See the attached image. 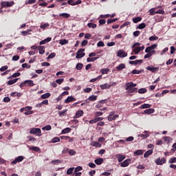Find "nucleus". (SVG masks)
<instances>
[{"label": "nucleus", "instance_id": "f03ea898", "mask_svg": "<svg viewBox=\"0 0 176 176\" xmlns=\"http://www.w3.org/2000/svg\"><path fill=\"white\" fill-rule=\"evenodd\" d=\"M30 134L36 135L38 137L42 136V131L39 128H32L30 131Z\"/></svg>", "mask_w": 176, "mask_h": 176}, {"label": "nucleus", "instance_id": "6e6552de", "mask_svg": "<svg viewBox=\"0 0 176 176\" xmlns=\"http://www.w3.org/2000/svg\"><path fill=\"white\" fill-rule=\"evenodd\" d=\"M24 160V157L23 155H20L14 159V161L11 162V164H17V163H20Z\"/></svg>", "mask_w": 176, "mask_h": 176}, {"label": "nucleus", "instance_id": "6e6d98bb", "mask_svg": "<svg viewBox=\"0 0 176 176\" xmlns=\"http://www.w3.org/2000/svg\"><path fill=\"white\" fill-rule=\"evenodd\" d=\"M56 57V53L52 52L47 56V60H50V58H54Z\"/></svg>", "mask_w": 176, "mask_h": 176}, {"label": "nucleus", "instance_id": "09e8293b", "mask_svg": "<svg viewBox=\"0 0 176 176\" xmlns=\"http://www.w3.org/2000/svg\"><path fill=\"white\" fill-rule=\"evenodd\" d=\"M109 71V69L105 68L100 69V72L102 75H105V74H108V72Z\"/></svg>", "mask_w": 176, "mask_h": 176}, {"label": "nucleus", "instance_id": "774afa93", "mask_svg": "<svg viewBox=\"0 0 176 176\" xmlns=\"http://www.w3.org/2000/svg\"><path fill=\"white\" fill-rule=\"evenodd\" d=\"M28 138L29 141H33L34 142H35V141H36V138H35L32 136H28Z\"/></svg>", "mask_w": 176, "mask_h": 176}, {"label": "nucleus", "instance_id": "864d4df0", "mask_svg": "<svg viewBox=\"0 0 176 176\" xmlns=\"http://www.w3.org/2000/svg\"><path fill=\"white\" fill-rule=\"evenodd\" d=\"M60 163H61V161H60L59 160H55L51 162V164H54V165L60 164Z\"/></svg>", "mask_w": 176, "mask_h": 176}, {"label": "nucleus", "instance_id": "473e14b6", "mask_svg": "<svg viewBox=\"0 0 176 176\" xmlns=\"http://www.w3.org/2000/svg\"><path fill=\"white\" fill-rule=\"evenodd\" d=\"M32 31V30H31V29H29V30H26V31H22L21 32V34H22V35H23L24 36H26V35H31V32Z\"/></svg>", "mask_w": 176, "mask_h": 176}, {"label": "nucleus", "instance_id": "338daca9", "mask_svg": "<svg viewBox=\"0 0 176 176\" xmlns=\"http://www.w3.org/2000/svg\"><path fill=\"white\" fill-rule=\"evenodd\" d=\"M6 69H8L7 65L3 66L0 68L1 72H3L6 71Z\"/></svg>", "mask_w": 176, "mask_h": 176}, {"label": "nucleus", "instance_id": "c85d7f7f", "mask_svg": "<svg viewBox=\"0 0 176 176\" xmlns=\"http://www.w3.org/2000/svg\"><path fill=\"white\" fill-rule=\"evenodd\" d=\"M59 16L60 17H63V19H69V17H71V15L68 13H60L59 14Z\"/></svg>", "mask_w": 176, "mask_h": 176}, {"label": "nucleus", "instance_id": "a19ab883", "mask_svg": "<svg viewBox=\"0 0 176 176\" xmlns=\"http://www.w3.org/2000/svg\"><path fill=\"white\" fill-rule=\"evenodd\" d=\"M42 130H43L44 131H50V130H52V126L46 125L42 128Z\"/></svg>", "mask_w": 176, "mask_h": 176}, {"label": "nucleus", "instance_id": "e433bc0d", "mask_svg": "<svg viewBox=\"0 0 176 176\" xmlns=\"http://www.w3.org/2000/svg\"><path fill=\"white\" fill-rule=\"evenodd\" d=\"M133 53H135V54H138V53H140L141 52V47H135L133 50Z\"/></svg>", "mask_w": 176, "mask_h": 176}, {"label": "nucleus", "instance_id": "cd10ccee", "mask_svg": "<svg viewBox=\"0 0 176 176\" xmlns=\"http://www.w3.org/2000/svg\"><path fill=\"white\" fill-rule=\"evenodd\" d=\"M141 72H144V69H141V70L133 69L131 72V74L133 75H140V74H141Z\"/></svg>", "mask_w": 176, "mask_h": 176}, {"label": "nucleus", "instance_id": "9b49d317", "mask_svg": "<svg viewBox=\"0 0 176 176\" xmlns=\"http://www.w3.org/2000/svg\"><path fill=\"white\" fill-rule=\"evenodd\" d=\"M115 157H116L119 163H122V162L124 161V159H126V155L123 154H116L115 155Z\"/></svg>", "mask_w": 176, "mask_h": 176}, {"label": "nucleus", "instance_id": "6ab92c4d", "mask_svg": "<svg viewBox=\"0 0 176 176\" xmlns=\"http://www.w3.org/2000/svg\"><path fill=\"white\" fill-rule=\"evenodd\" d=\"M83 115V111L79 110L76 113V116L74 117V119H78V118H80Z\"/></svg>", "mask_w": 176, "mask_h": 176}, {"label": "nucleus", "instance_id": "0eeeda50", "mask_svg": "<svg viewBox=\"0 0 176 176\" xmlns=\"http://www.w3.org/2000/svg\"><path fill=\"white\" fill-rule=\"evenodd\" d=\"M136 86L137 84H135L133 82H126L125 90H130L131 89H134Z\"/></svg>", "mask_w": 176, "mask_h": 176}, {"label": "nucleus", "instance_id": "de8ad7c7", "mask_svg": "<svg viewBox=\"0 0 176 176\" xmlns=\"http://www.w3.org/2000/svg\"><path fill=\"white\" fill-rule=\"evenodd\" d=\"M116 118H119V116L115 115L113 117H107V119H108L109 122H112V120H115V119H116Z\"/></svg>", "mask_w": 176, "mask_h": 176}, {"label": "nucleus", "instance_id": "72a5a7b5", "mask_svg": "<svg viewBox=\"0 0 176 176\" xmlns=\"http://www.w3.org/2000/svg\"><path fill=\"white\" fill-rule=\"evenodd\" d=\"M17 80H19V78H14L13 80H8V86H11V85H14V83H16V82H17Z\"/></svg>", "mask_w": 176, "mask_h": 176}, {"label": "nucleus", "instance_id": "393cba45", "mask_svg": "<svg viewBox=\"0 0 176 176\" xmlns=\"http://www.w3.org/2000/svg\"><path fill=\"white\" fill-rule=\"evenodd\" d=\"M94 162H95L96 164H97V166H100V165L102 164V162H104V159L98 158V159H96Z\"/></svg>", "mask_w": 176, "mask_h": 176}, {"label": "nucleus", "instance_id": "4c0bfd02", "mask_svg": "<svg viewBox=\"0 0 176 176\" xmlns=\"http://www.w3.org/2000/svg\"><path fill=\"white\" fill-rule=\"evenodd\" d=\"M145 27H146V25L145 24V23H142L139 24L136 28H137V30H144V28H145Z\"/></svg>", "mask_w": 176, "mask_h": 176}, {"label": "nucleus", "instance_id": "7c9ffc66", "mask_svg": "<svg viewBox=\"0 0 176 176\" xmlns=\"http://www.w3.org/2000/svg\"><path fill=\"white\" fill-rule=\"evenodd\" d=\"M143 153L144 151L142 150H138L133 153V155L134 156H141V155H143Z\"/></svg>", "mask_w": 176, "mask_h": 176}, {"label": "nucleus", "instance_id": "c756f323", "mask_svg": "<svg viewBox=\"0 0 176 176\" xmlns=\"http://www.w3.org/2000/svg\"><path fill=\"white\" fill-rule=\"evenodd\" d=\"M50 96H51L50 93L47 92L41 95V98H42V100H46V98H49Z\"/></svg>", "mask_w": 176, "mask_h": 176}, {"label": "nucleus", "instance_id": "f8f14e48", "mask_svg": "<svg viewBox=\"0 0 176 176\" xmlns=\"http://www.w3.org/2000/svg\"><path fill=\"white\" fill-rule=\"evenodd\" d=\"M67 3L72 6H76V5H80V3H82V1L77 0L76 1H74V0H68Z\"/></svg>", "mask_w": 176, "mask_h": 176}, {"label": "nucleus", "instance_id": "79ce46f5", "mask_svg": "<svg viewBox=\"0 0 176 176\" xmlns=\"http://www.w3.org/2000/svg\"><path fill=\"white\" fill-rule=\"evenodd\" d=\"M152 107L151 104H143L141 105V109H146V108H151Z\"/></svg>", "mask_w": 176, "mask_h": 176}, {"label": "nucleus", "instance_id": "7ed1b4c3", "mask_svg": "<svg viewBox=\"0 0 176 176\" xmlns=\"http://www.w3.org/2000/svg\"><path fill=\"white\" fill-rule=\"evenodd\" d=\"M14 5V1H1V8L3 9V8H12Z\"/></svg>", "mask_w": 176, "mask_h": 176}, {"label": "nucleus", "instance_id": "c9c22d12", "mask_svg": "<svg viewBox=\"0 0 176 176\" xmlns=\"http://www.w3.org/2000/svg\"><path fill=\"white\" fill-rule=\"evenodd\" d=\"M141 20H142V18L141 16H137L133 19V23H135V24H137V23H140Z\"/></svg>", "mask_w": 176, "mask_h": 176}, {"label": "nucleus", "instance_id": "ea45409f", "mask_svg": "<svg viewBox=\"0 0 176 176\" xmlns=\"http://www.w3.org/2000/svg\"><path fill=\"white\" fill-rule=\"evenodd\" d=\"M67 133H71V128L67 127L62 130L61 134H67Z\"/></svg>", "mask_w": 176, "mask_h": 176}, {"label": "nucleus", "instance_id": "c03bdc74", "mask_svg": "<svg viewBox=\"0 0 176 176\" xmlns=\"http://www.w3.org/2000/svg\"><path fill=\"white\" fill-rule=\"evenodd\" d=\"M87 27H89V28H96L97 24L93 23H87Z\"/></svg>", "mask_w": 176, "mask_h": 176}, {"label": "nucleus", "instance_id": "e2e57ef3", "mask_svg": "<svg viewBox=\"0 0 176 176\" xmlns=\"http://www.w3.org/2000/svg\"><path fill=\"white\" fill-rule=\"evenodd\" d=\"M155 12L156 11H155V8L150 9L149 10L150 16H153V15L156 14Z\"/></svg>", "mask_w": 176, "mask_h": 176}, {"label": "nucleus", "instance_id": "20e7f679", "mask_svg": "<svg viewBox=\"0 0 176 176\" xmlns=\"http://www.w3.org/2000/svg\"><path fill=\"white\" fill-rule=\"evenodd\" d=\"M83 52H85V49H79L77 51L76 58H82V57H85V56H86V54Z\"/></svg>", "mask_w": 176, "mask_h": 176}, {"label": "nucleus", "instance_id": "052dcab7", "mask_svg": "<svg viewBox=\"0 0 176 176\" xmlns=\"http://www.w3.org/2000/svg\"><path fill=\"white\" fill-rule=\"evenodd\" d=\"M126 142H131V141H134V137L133 136H129L126 138Z\"/></svg>", "mask_w": 176, "mask_h": 176}, {"label": "nucleus", "instance_id": "f704fd0d", "mask_svg": "<svg viewBox=\"0 0 176 176\" xmlns=\"http://www.w3.org/2000/svg\"><path fill=\"white\" fill-rule=\"evenodd\" d=\"M83 68V64L78 63L76 64V69H77V71H80V69H82Z\"/></svg>", "mask_w": 176, "mask_h": 176}, {"label": "nucleus", "instance_id": "f257e3e1", "mask_svg": "<svg viewBox=\"0 0 176 176\" xmlns=\"http://www.w3.org/2000/svg\"><path fill=\"white\" fill-rule=\"evenodd\" d=\"M25 86L32 87V86H35V84L34 83V81L32 80H26L23 82H21L19 85L21 89H22V87H25Z\"/></svg>", "mask_w": 176, "mask_h": 176}, {"label": "nucleus", "instance_id": "8fccbe9b", "mask_svg": "<svg viewBox=\"0 0 176 176\" xmlns=\"http://www.w3.org/2000/svg\"><path fill=\"white\" fill-rule=\"evenodd\" d=\"M38 50H39V54H45V47L41 46Z\"/></svg>", "mask_w": 176, "mask_h": 176}, {"label": "nucleus", "instance_id": "5fc2aeb1", "mask_svg": "<svg viewBox=\"0 0 176 176\" xmlns=\"http://www.w3.org/2000/svg\"><path fill=\"white\" fill-rule=\"evenodd\" d=\"M168 163H169L170 164H173V163H176V157H171V158L169 160Z\"/></svg>", "mask_w": 176, "mask_h": 176}, {"label": "nucleus", "instance_id": "13d9d810", "mask_svg": "<svg viewBox=\"0 0 176 176\" xmlns=\"http://www.w3.org/2000/svg\"><path fill=\"white\" fill-rule=\"evenodd\" d=\"M97 46H98V47H104L105 46V44L102 41H99L97 43Z\"/></svg>", "mask_w": 176, "mask_h": 176}, {"label": "nucleus", "instance_id": "1a4fd4ad", "mask_svg": "<svg viewBox=\"0 0 176 176\" xmlns=\"http://www.w3.org/2000/svg\"><path fill=\"white\" fill-rule=\"evenodd\" d=\"M118 57H120L121 58H124V57H127V53L125 52L123 50H120L117 52Z\"/></svg>", "mask_w": 176, "mask_h": 176}, {"label": "nucleus", "instance_id": "4d7b16f0", "mask_svg": "<svg viewBox=\"0 0 176 176\" xmlns=\"http://www.w3.org/2000/svg\"><path fill=\"white\" fill-rule=\"evenodd\" d=\"M149 41H157V39H159V37L156 36H151L149 37Z\"/></svg>", "mask_w": 176, "mask_h": 176}, {"label": "nucleus", "instance_id": "39448f33", "mask_svg": "<svg viewBox=\"0 0 176 176\" xmlns=\"http://www.w3.org/2000/svg\"><path fill=\"white\" fill-rule=\"evenodd\" d=\"M166 162V160L165 158L160 157H158L155 160V163L157 166H163V164H165Z\"/></svg>", "mask_w": 176, "mask_h": 176}, {"label": "nucleus", "instance_id": "bf43d9fd", "mask_svg": "<svg viewBox=\"0 0 176 176\" xmlns=\"http://www.w3.org/2000/svg\"><path fill=\"white\" fill-rule=\"evenodd\" d=\"M76 151H74V149L69 150V155L70 156H74V155H76Z\"/></svg>", "mask_w": 176, "mask_h": 176}, {"label": "nucleus", "instance_id": "2f4dec72", "mask_svg": "<svg viewBox=\"0 0 176 176\" xmlns=\"http://www.w3.org/2000/svg\"><path fill=\"white\" fill-rule=\"evenodd\" d=\"M96 60H98V57H94V58L89 57L87 58V63H94Z\"/></svg>", "mask_w": 176, "mask_h": 176}, {"label": "nucleus", "instance_id": "3c124183", "mask_svg": "<svg viewBox=\"0 0 176 176\" xmlns=\"http://www.w3.org/2000/svg\"><path fill=\"white\" fill-rule=\"evenodd\" d=\"M59 43H60V45H67V43H68V40H67V39L60 40L59 41Z\"/></svg>", "mask_w": 176, "mask_h": 176}, {"label": "nucleus", "instance_id": "5701e85b", "mask_svg": "<svg viewBox=\"0 0 176 176\" xmlns=\"http://www.w3.org/2000/svg\"><path fill=\"white\" fill-rule=\"evenodd\" d=\"M152 153H153V149L148 150V151L144 154V157H145V158L148 157V156H151V155H152Z\"/></svg>", "mask_w": 176, "mask_h": 176}, {"label": "nucleus", "instance_id": "423d86ee", "mask_svg": "<svg viewBox=\"0 0 176 176\" xmlns=\"http://www.w3.org/2000/svg\"><path fill=\"white\" fill-rule=\"evenodd\" d=\"M151 135V132L149 131H144L143 133L139 134L138 137L142 138V140H146Z\"/></svg>", "mask_w": 176, "mask_h": 176}, {"label": "nucleus", "instance_id": "412c9836", "mask_svg": "<svg viewBox=\"0 0 176 176\" xmlns=\"http://www.w3.org/2000/svg\"><path fill=\"white\" fill-rule=\"evenodd\" d=\"M48 27H50V24H49V23H41L40 25V28H41V30H45V29L48 28Z\"/></svg>", "mask_w": 176, "mask_h": 176}, {"label": "nucleus", "instance_id": "58836bf2", "mask_svg": "<svg viewBox=\"0 0 176 176\" xmlns=\"http://www.w3.org/2000/svg\"><path fill=\"white\" fill-rule=\"evenodd\" d=\"M126 90H127V91L129 94H131L133 93H137V91L138 90V88L135 87V88H132L131 89H126Z\"/></svg>", "mask_w": 176, "mask_h": 176}, {"label": "nucleus", "instance_id": "bb28decb", "mask_svg": "<svg viewBox=\"0 0 176 176\" xmlns=\"http://www.w3.org/2000/svg\"><path fill=\"white\" fill-rule=\"evenodd\" d=\"M124 68H126V65H124V63H121L116 67L118 71H122V69H124Z\"/></svg>", "mask_w": 176, "mask_h": 176}, {"label": "nucleus", "instance_id": "4be33fe9", "mask_svg": "<svg viewBox=\"0 0 176 176\" xmlns=\"http://www.w3.org/2000/svg\"><path fill=\"white\" fill-rule=\"evenodd\" d=\"M155 112L154 109H148L144 111V113L146 115H151V113H153Z\"/></svg>", "mask_w": 176, "mask_h": 176}, {"label": "nucleus", "instance_id": "0e129e2a", "mask_svg": "<svg viewBox=\"0 0 176 176\" xmlns=\"http://www.w3.org/2000/svg\"><path fill=\"white\" fill-rule=\"evenodd\" d=\"M64 82V78H59L56 80V83H58V85H61Z\"/></svg>", "mask_w": 176, "mask_h": 176}, {"label": "nucleus", "instance_id": "2eb2a0df", "mask_svg": "<svg viewBox=\"0 0 176 176\" xmlns=\"http://www.w3.org/2000/svg\"><path fill=\"white\" fill-rule=\"evenodd\" d=\"M142 63H144V60H130L129 61V64H131V65H138L140 64H142Z\"/></svg>", "mask_w": 176, "mask_h": 176}, {"label": "nucleus", "instance_id": "b1692460", "mask_svg": "<svg viewBox=\"0 0 176 176\" xmlns=\"http://www.w3.org/2000/svg\"><path fill=\"white\" fill-rule=\"evenodd\" d=\"M11 97H21L23 94L21 92H12L10 94Z\"/></svg>", "mask_w": 176, "mask_h": 176}, {"label": "nucleus", "instance_id": "4468645a", "mask_svg": "<svg viewBox=\"0 0 176 176\" xmlns=\"http://www.w3.org/2000/svg\"><path fill=\"white\" fill-rule=\"evenodd\" d=\"M146 69H147V71H151V72H153V74H155L156 72H157V71H159V67H154L152 66H148Z\"/></svg>", "mask_w": 176, "mask_h": 176}, {"label": "nucleus", "instance_id": "49530a36", "mask_svg": "<svg viewBox=\"0 0 176 176\" xmlns=\"http://www.w3.org/2000/svg\"><path fill=\"white\" fill-rule=\"evenodd\" d=\"M74 170H75V168H74V167L69 168L67 170V175H71V174H72V173H74Z\"/></svg>", "mask_w": 176, "mask_h": 176}, {"label": "nucleus", "instance_id": "aec40b11", "mask_svg": "<svg viewBox=\"0 0 176 176\" xmlns=\"http://www.w3.org/2000/svg\"><path fill=\"white\" fill-rule=\"evenodd\" d=\"M100 87L102 90H105V89H111V85L109 84L104 83L103 85H100Z\"/></svg>", "mask_w": 176, "mask_h": 176}, {"label": "nucleus", "instance_id": "37998d69", "mask_svg": "<svg viewBox=\"0 0 176 176\" xmlns=\"http://www.w3.org/2000/svg\"><path fill=\"white\" fill-rule=\"evenodd\" d=\"M146 91H148L145 88H141V89H138V93L140 94H145V93H146Z\"/></svg>", "mask_w": 176, "mask_h": 176}, {"label": "nucleus", "instance_id": "680f3d73", "mask_svg": "<svg viewBox=\"0 0 176 176\" xmlns=\"http://www.w3.org/2000/svg\"><path fill=\"white\" fill-rule=\"evenodd\" d=\"M82 170H83V168H82V166H77L74 169V173H79V171H82Z\"/></svg>", "mask_w": 176, "mask_h": 176}, {"label": "nucleus", "instance_id": "f3484780", "mask_svg": "<svg viewBox=\"0 0 176 176\" xmlns=\"http://www.w3.org/2000/svg\"><path fill=\"white\" fill-rule=\"evenodd\" d=\"M50 41H52L51 37H47V38L40 41L39 45H46V43H49Z\"/></svg>", "mask_w": 176, "mask_h": 176}, {"label": "nucleus", "instance_id": "a878e982", "mask_svg": "<svg viewBox=\"0 0 176 176\" xmlns=\"http://www.w3.org/2000/svg\"><path fill=\"white\" fill-rule=\"evenodd\" d=\"M91 145L92 146H96V148H101V144H100V142H96V141L91 142Z\"/></svg>", "mask_w": 176, "mask_h": 176}, {"label": "nucleus", "instance_id": "603ef678", "mask_svg": "<svg viewBox=\"0 0 176 176\" xmlns=\"http://www.w3.org/2000/svg\"><path fill=\"white\" fill-rule=\"evenodd\" d=\"M69 148L68 147H64V148H63V150L62 151V153L63 155H65L67 153H69Z\"/></svg>", "mask_w": 176, "mask_h": 176}, {"label": "nucleus", "instance_id": "9d476101", "mask_svg": "<svg viewBox=\"0 0 176 176\" xmlns=\"http://www.w3.org/2000/svg\"><path fill=\"white\" fill-rule=\"evenodd\" d=\"M131 163V159H126L124 162L120 164V167H129V165Z\"/></svg>", "mask_w": 176, "mask_h": 176}, {"label": "nucleus", "instance_id": "a211bd4d", "mask_svg": "<svg viewBox=\"0 0 176 176\" xmlns=\"http://www.w3.org/2000/svg\"><path fill=\"white\" fill-rule=\"evenodd\" d=\"M28 148H29L30 151H34V152H41V148L38 146H28Z\"/></svg>", "mask_w": 176, "mask_h": 176}, {"label": "nucleus", "instance_id": "a18cd8bd", "mask_svg": "<svg viewBox=\"0 0 176 176\" xmlns=\"http://www.w3.org/2000/svg\"><path fill=\"white\" fill-rule=\"evenodd\" d=\"M51 142L52 144H56V142H60V138L55 137L52 138Z\"/></svg>", "mask_w": 176, "mask_h": 176}, {"label": "nucleus", "instance_id": "69168bd1", "mask_svg": "<svg viewBox=\"0 0 176 176\" xmlns=\"http://www.w3.org/2000/svg\"><path fill=\"white\" fill-rule=\"evenodd\" d=\"M155 21H156V23H160L162 21H163V16H161L155 19Z\"/></svg>", "mask_w": 176, "mask_h": 176}, {"label": "nucleus", "instance_id": "dca6fc26", "mask_svg": "<svg viewBox=\"0 0 176 176\" xmlns=\"http://www.w3.org/2000/svg\"><path fill=\"white\" fill-rule=\"evenodd\" d=\"M72 101H76V98L73 96H68L65 100V104H69V102H72Z\"/></svg>", "mask_w": 176, "mask_h": 176}, {"label": "nucleus", "instance_id": "ddd939ff", "mask_svg": "<svg viewBox=\"0 0 176 176\" xmlns=\"http://www.w3.org/2000/svg\"><path fill=\"white\" fill-rule=\"evenodd\" d=\"M96 100H97V96L92 95L85 100V102L87 104H90V101H96Z\"/></svg>", "mask_w": 176, "mask_h": 176}]
</instances>
